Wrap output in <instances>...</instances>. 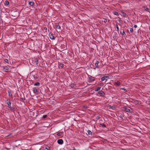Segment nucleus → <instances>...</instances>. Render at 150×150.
<instances>
[{"mask_svg": "<svg viewBox=\"0 0 150 150\" xmlns=\"http://www.w3.org/2000/svg\"><path fill=\"white\" fill-rule=\"evenodd\" d=\"M100 125H102V126L103 127H106V125L103 124H100Z\"/></svg>", "mask_w": 150, "mask_h": 150, "instance_id": "473e14b6", "label": "nucleus"}, {"mask_svg": "<svg viewBox=\"0 0 150 150\" xmlns=\"http://www.w3.org/2000/svg\"><path fill=\"white\" fill-rule=\"evenodd\" d=\"M106 79H105V76H104V77H102L101 78V80L102 81H104Z\"/></svg>", "mask_w": 150, "mask_h": 150, "instance_id": "bb28decb", "label": "nucleus"}, {"mask_svg": "<svg viewBox=\"0 0 150 150\" xmlns=\"http://www.w3.org/2000/svg\"><path fill=\"white\" fill-rule=\"evenodd\" d=\"M149 112L150 113V110H149Z\"/></svg>", "mask_w": 150, "mask_h": 150, "instance_id": "09e8293b", "label": "nucleus"}, {"mask_svg": "<svg viewBox=\"0 0 150 150\" xmlns=\"http://www.w3.org/2000/svg\"><path fill=\"white\" fill-rule=\"evenodd\" d=\"M122 35H125V33L124 31V30H123L122 33Z\"/></svg>", "mask_w": 150, "mask_h": 150, "instance_id": "c9c22d12", "label": "nucleus"}, {"mask_svg": "<svg viewBox=\"0 0 150 150\" xmlns=\"http://www.w3.org/2000/svg\"><path fill=\"white\" fill-rule=\"evenodd\" d=\"M89 79L91 80V81H93L95 80L94 79V77H93L91 76H90L89 77Z\"/></svg>", "mask_w": 150, "mask_h": 150, "instance_id": "ddd939ff", "label": "nucleus"}, {"mask_svg": "<svg viewBox=\"0 0 150 150\" xmlns=\"http://www.w3.org/2000/svg\"><path fill=\"white\" fill-rule=\"evenodd\" d=\"M87 132L88 135H92V132H91V131L90 130H88L87 131Z\"/></svg>", "mask_w": 150, "mask_h": 150, "instance_id": "f3484780", "label": "nucleus"}, {"mask_svg": "<svg viewBox=\"0 0 150 150\" xmlns=\"http://www.w3.org/2000/svg\"><path fill=\"white\" fill-rule=\"evenodd\" d=\"M99 64V61L98 60H96L95 63V65L97 68H99L100 67V66L98 65V64Z\"/></svg>", "mask_w": 150, "mask_h": 150, "instance_id": "1a4fd4ad", "label": "nucleus"}, {"mask_svg": "<svg viewBox=\"0 0 150 150\" xmlns=\"http://www.w3.org/2000/svg\"><path fill=\"white\" fill-rule=\"evenodd\" d=\"M120 118L123 119V118L124 117V115L123 114H121L120 116Z\"/></svg>", "mask_w": 150, "mask_h": 150, "instance_id": "c85d7f7f", "label": "nucleus"}, {"mask_svg": "<svg viewBox=\"0 0 150 150\" xmlns=\"http://www.w3.org/2000/svg\"><path fill=\"white\" fill-rule=\"evenodd\" d=\"M7 103L8 105V107L10 108L12 112H14L15 111V108L14 106H11V103L10 100L7 99Z\"/></svg>", "mask_w": 150, "mask_h": 150, "instance_id": "f257e3e1", "label": "nucleus"}, {"mask_svg": "<svg viewBox=\"0 0 150 150\" xmlns=\"http://www.w3.org/2000/svg\"><path fill=\"white\" fill-rule=\"evenodd\" d=\"M70 86L71 88H73L75 86V85L74 83H72L70 84Z\"/></svg>", "mask_w": 150, "mask_h": 150, "instance_id": "a211bd4d", "label": "nucleus"}, {"mask_svg": "<svg viewBox=\"0 0 150 150\" xmlns=\"http://www.w3.org/2000/svg\"><path fill=\"white\" fill-rule=\"evenodd\" d=\"M144 8L145 11H147V12H149V9L148 8V7H144Z\"/></svg>", "mask_w": 150, "mask_h": 150, "instance_id": "aec40b11", "label": "nucleus"}, {"mask_svg": "<svg viewBox=\"0 0 150 150\" xmlns=\"http://www.w3.org/2000/svg\"><path fill=\"white\" fill-rule=\"evenodd\" d=\"M33 61L34 62V65H37L38 63V60L37 59H34L33 60Z\"/></svg>", "mask_w": 150, "mask_h": 150, "instance_id": "423d86ee", "label": "nucleus"}, {"mask_svg": "<svg viewBox=\"0 0 150 150\" xmlns=\"http://www.w3.org/2000/svg\"><path fill=\"white\" fill-rule=\"evenodd\" d=\"M134 28H136L137 27V25H135L134 26Z\"/></svg>", "mask_w": 150, "mask_h": 150, "instance_id": "a19ab883", "label": "nucleus"}, {"mask_svg": "<svg viewBox=\"0 0 150 150\" xmlns=\"http://www.w3.org/2000/svg\"><path fill=\"white\" fill-rule=\"evenodd\" d=\"M115 85H117V86H119L120 85L121 83L119 81H117L115 83Z\"/></svg>", "mask_w": 150, "mask_h": 150, "instance_id": "f8f14e48", "label": "nucleus"}, {"mask_svg": "<svg viewBox=\"0 0 150 150\" xmlns=\"http://www.w3.org/2000/svg\"><path fill=\"white\" fill-rule=\"evenodd\" d=\"M121 89L122 90L125 91V92L127 91V90L125 88H121Z\"/></svg>", "mask_w": 150, "mask_h": 150, "instance_id": "cd10ccee", "label": "nucleus"}, {"mask_svg": "<svg viewBox=\"0 0 150 150\" xmlns=\"http://www.w3.org/2000/svg\"><path fill=\"white\" fill-rule=\"evenodd\" d=\"M57 142L59 144H62L63 143V141L62 139H59Z\"/></svg>", "mask_w": 150, "mask_h": 150, "instance_id": "6e6552de", "label": "nucleus"}, {"mask_svg": "<svg viewBox=\"0 0 150 150\" xmlns=\"http://www.w3.org/2000/svg\"><path fill=\"white\" fill-rule=\"evenodd\" d=\"M103 22L105 23L106 22H107V19H104Z\"/></svg>", "mask_w": 150, "mask_h": 150, "instance_id": "ea45409f", "label": "nucleus"}, {"mask_svg": "<svg viewBox=\"0 0 150 150\" xmlns=\"http://www.w3.org/2000/svg\"><path fill=\"white\" fill-rule=\"evenodd\" d=\"M21 99L22 100L21 101H23V102H25L24 101L25 100V99L24 96L23 98H21Z\"/></svg>", "mask_w": 150, "mask_h": 150, "instance_id": "393cba45", "label": "nucleus"}, {"mask_svg": "<svg viewBox=\"0 0 150 150\" xmlns=\"http://www.w3.org/2000/svg\"><path fill=\"white\" fill-rule=\"evenodd\" d=\"M40 85V83L39 82H37L35 83L34 84L35 86H39Z\"/></svg>", "mask_w": 150, "mask_h": 150, "instance_id": "5701e85b", "label": "nucleus"}, {"mask_svg": "<svg viewBox=\"0 0 150 150\" xmlns=\"http://www.w3.org/2000/svg\"><path fill=\"white\" fill-rule=\"evenodd\" d=\"M116 28H117V31L118 32L119 31V28L118 25L117 24L116 25Z\"/></svg>", "mask_w": 150, "mask_h": 150, "instance_id": "2f4dec72", "label": "nucleus"}, {"mask_svg": "<svg viewBox=\"0 0 150 150\" xmlns=\"http://www.w3.org/2000/svg\"><path fill=\"white\" fill-rule=\"evenodd\" d=\"M101 88V87H98L95 90V91H99L100 89Z\"/></svg>", "mask_w": 150, "mask_h": 150, "instance_id": "a878e982", "label": "nucleus"}, {"mask_svg": "<svg viewBox=\"0 0 150 150\" xmlns=\"http://www.w3.org/2000/svg\"><path fill=\"white\" fill-rule=\"evenodd\" d=\"M47 115H43L42 118L43 119H45L47 117Z\"/></svg>", "mask_w": 150, "mask_h": 150, "instance_id": "7c9ffc66", "label": "nucleus"}, {"mask_svg": "<svg viewBox=\"0 0 150 150\" xmlns=\"http://www.w3.org/2000/svg\"><path fill=\"white\" fill-rule=\"evenodd\" d=\"M109 109H112V110H114V107L113 106H112L111 105H110L108 106Z\"/></svg>", "mask_w": 150, "mask_h": 150, "instance_id": "6ab92c4d", "label": "nucleus"}, {"mask_svg": "<svg viewBox=\"0 0 150 150\" xmlns=\"http://www.w3.org/2000/svg\"><path fill=\"white\" fill-rule=\"evenodd\" d=\"M73 150H76V149H75L74 148Z\"/></svg>", "mask_w": 150, "mask_h": 150, "instance_id": "a18cd8bd", "label": "nucleus"}, {"mask_svg": "<svg viewBox=\"0 0 150 150\" xmlns=\"http://www.w3.org/2000/svg\"><path fill=\"white\" fill-rule=\"evenodd\" d=\"M44 29L45 30H47V28L46 27H44Z\"/></svg>", "mask_w": 150, "mask_h": 150, "instance_id": "37998d69", "label": "nucleus"}, {"mask_svg": "<svg viewBox=\"0 0 150 150\" xmlns=\"http://www.w3.org/2000/svg\"><path fill=\"white\" fill-rule=\"evenodd\" d=\"M105 78L106 79H109V76H105ZM106 80H107V79H106Z\"/></svg>", "mask_w": 150, "mask_h": 150, "instance_id": "4c0bfd02", "label": "nucleus"}, {"mask_svg": "<svg viewBox=\"0 0 150 150\" xmlns=\"http://www.w3.org/2000/svg\"><path fill=\"white\" fill-rule=\"evenodd\" d=\"M60 67L62 68L63 67H64L63 64H60Z\"/></svg>", "mask_w": 150, "mask_h": 150, "instance_id": "58836bf2", "label": "nucleus"}, {"mask_svg": "<svg viewBox=\"0 0 150 150\" xmlns=\"http://www.w3.org/2000/svg\"><path fill=\"white\" fill-rule=\"evenodd\" d=\"M130 32L132 33L133 31V29L132 28H131L130 29Z\"/></svg>", "mask_w": 150, "mask_h": 150, "instance_id": "f704fd0d", "label": "nucleus"}, {"mask_svg": "<svg viewBox=\"0 0 150 150\" xmlns=\"http://www.w3.org/2000/svg\"><path fill=\"white\" fill-rule=\"evenodd\" d=\"M5 72H9L10 71L9 70L8 67L7 66L3 67V69L1 70Z\"/></svg>", "mask_w": 150, "mask_h": 150, "instance_id": "f03ea898", "label": "nucleus"}, {"mask_svg": "<svg viewBox=\"0 0 150 150\" xmlns=\"http://www.w3.org/2000/svg\"><path fill=\"white\" fill-rule=\"evenodd\" d=\"M29 4L30 6H33L34 5V2H33L30 1L29 2Z\"/></svg>", "mask_w": 150, "mask_h": 150, "instance_id": "2eb2a0df", "label": "nucleus"}, {"mask_svg": "<svg viewBox=\"0 0 150 150\" xmlns=\"http://www.w3.org/2000/svg\"><path fill=\"white\" fill-rule=\"evenodd\" d=\"M114 14L115 15H118V13L117 12H115L114 13Z\"/></svg>", "mask_w": 150, "mask_h": 150, "instance_id": "e433bc0d", "label": "nucleus"}, {"mask_svg": "<svg viewBox=\"0 0 150 150\" xmlns=\"http://www.w3.org/2000/svg\"><path fill=\"white\" fill-rule=\"evenodd\" d=\"M119 22H120V23H121V20H119Z\"/></svg>", "mask_w": 150, "mask_h": 150, "instance_id": "c03bdc74", "label": "nucleus"}, {"mask_svg": "<svg viewBox=\"0 0 150 150\" xmlns=\"http://www.w3.org/2000/svg\"><path fill=\"white\" fill-rule=\"evenodd\" d=\"M117 34L115 32L113 33V38L114 40H117Z\"/></svg>", "mask_w": 150, "mask_h": 150, "instance_id": "7ed1b4c3", "label": "nucleus"}, {"mask_svg": "<svg viewBox=\"0 0 150 150\" xmlns=\"http://www.w3.org/2000/svg\"><path fill=\"white\" fill-rule=\"evenodd\" d=\"M50 38L51 40H54L55 37L53 36V34L52 33H50L49 34Z\"/></svg>", "mask_w": 150, "mask_h": 150, "instance_id": "39448f33", "label": "nucleus"}, {"mask_svg": "<svg viewBox=\"0 0 150 150\" xmlns=\"http://www.w3.org/2000/svg\"><path fill=\"white\" fill-rule=\"evenodd\" d=\"M9 4V2L8 1H6L4 2L5 5H8Z\"/></svg>", "mask_w": 150, "mask_h": 150, "instance_id": "4468645a", "label": "nucleus"}, {"mask_svg": "<svg viewBox=\"0 0 150 150\" xmlns=\"http://www.w3.org/2000/svg\"><path fill=\"white\" fill-rule=\"evenodd\" d=\"M33 93H35L38 94V90L36 89V87H34L33 88Z\"/></svg>", "mask_w": 150, "mask_h": 150, "instance_id": "20e7f679", "label": "nucleus"}, {"mask_svg": "<svg viewBox=\"0 0 150 150\" xmlns=\"http://www.w3.org/2000/svg\"><path fill=\"white\" fill-rule=\"evenodd\" d=\"M25 150H28V149H25Z\"/></svg>", "mask_w": 150, "mask_h": 150, "instance_id": "de8ad7c7", "label": "nucleus"}, {"mask_svg": "<svg viewBox=\"0 0 150 150\" xmlns=\"http://www.w3.org/2000/svg\"><path fill=\"white\" fill-rule=\"evenodd\" d=\"M56 28L60 30L61 29V27L59 25H56Z\"/></svg>", "mask_w": 150, "mask_h": 150, "instance_id": "412c9836", "label": "nucleus"}, {"mask_svg": "<svg viewBox=\"0 0 150 150\" xmlns=\"http://www.w3.org/2000/svg\"><path fill=\"white\" fill-rule=\"evenodd\" d=\"M8 96H10L12 98L13 97V96H12V94L11 91H8Z\"/></svg>", "mask_w": 150, "mask_h": 150, "instance_id": "dca6fc26", "label": "nucleus"}, {"mask_svg": "<svg viewBox=\"0 0 150 150\" xmlns=\"http://www.w3.org/2000/svg\"><path fill=\"white\" fill-rule=\"evenodd\" d=\"M63 132H60L57 133V135L58 136H61L62 134L63 133Z\"/></svg>", "mask_w": 150, "mask_h": 150, "instance_id": "4be33fe9", "label": "nucleus"}, {"mask_svg": "<svg viewBox=\"0 0 150 150\" xmlns=\"http://www.w3.org/2000/svg\"><path fill=\"white\" fill-rule=\"evenodd\" d=\"M4 61L5 62H6L7 63V64H8V63H9L8 60L7 59H4Z\"/></svg>", "mask_w": 150, "mask_h": 150, "instance_id": "c756f323", "label": "nucleus"}, {"mask_svg": "<svg viewBox=\"0 0 150 150\" xmlns=\"http://www.w3.org/2000/svg\"><path fill=\"white\" fill-rule=\"evenodd\" d=\"M100 117L99 116H98L96 117V119H100Z\"/></svg>", "mask_w": 150, "mask_h": 150, "instance_id": "79ce46f5", "label": "nucleus"}, {"mask_svg": "<svg viewBox=\"0 0 150 150\" xmlns=\"http://www.w3.org/2000/svg\"><path fill=\"white\" fill-rule=\"evenodd\" d=\"M122 16L123 17H126V16L127 15H126V14L125 13L123 12H122Z\"/></svg>", "mask_w": 150, "mask_h": 150, "instance_id": "b1692460", "label": "nucleus"}, {"mask_svg": "<svg viewBox=\"0 0 150 150\" xmlns=\"http://www.w3.org/2000/svg\"><path fill=\"white\" fill-rule=\"evenodd\" d=\"M98 93L101 96H103L105 95L104 92L102 91H99Z\"/></svg>", "mask_w": 150, "mask_h": 150, "instance_id": "0eeeda50", "label": "nucleus"}, {"mask_svg": "<svg viewBox=\"0 0 150 150\" xmlns=\"http://www.w3.org/2000/svg\"><path fill=\"white\" fill-rule=\"evenodd\" d=\"M10 135H10H10H8L7 136V137H9V136H10Z\"/></svg>", "mask_w": 150, "mask_h": 150, "instance_id": "49530a36", "label": "nucleus"}, {"mask_svg": "<svg viewBox=\"0 0 150 150\" xmlns=\"http://www.w3.org/2000/svg\"><path fill=\"white\" fill-rule=\"evenodd\" d=\"M124 108L125 111H126L127 112H131V110L130 109L127 108V107H124Z\"/></svg>", "mask_w": 150, "mask_h": 150, "instance_id": "9b49d317", "label": "nucleus"}, {"mask_svg": "<svg viewBox=\"0 0 150 150\" xmlns=\"http://www.w3.org/2000/svg\"><path fill=\"white\" fill-rule=\"evenodd\" d=\"M42 150H44V149H46L47 150H50V148L49 146H46V145H45V146H43V147Z\"/></svg>", "mask_w": 150, "mask_h": 150, "instance_id": "9d476101", "label": "nucleus"}, {"mask_svg": "<svg viewBox=\"0 0 150 150\" xmlns=\"http://www.w3.org/2000/svg\"><path fill=\"white\" fill-rule=\"evenodd\" d=\"M135 103L137 104H141V103H139V101L137 100H135Z\"/></svg>", "mask_w": 150, "mask_h": 150, "instance_id": "72a5a7b5", "label": "nucleus"}]
</instances>
